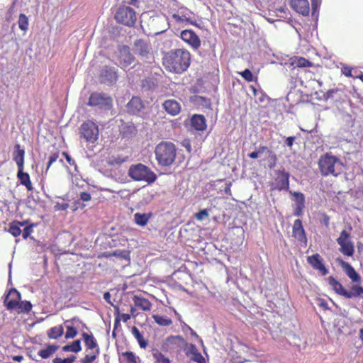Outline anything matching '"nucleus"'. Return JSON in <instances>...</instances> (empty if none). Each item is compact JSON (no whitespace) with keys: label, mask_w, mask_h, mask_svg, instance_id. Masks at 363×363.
<instances>
[{"label":"nucleus","mask_w":363,"mask_h":363,"mask_svg":"<svg viewBox=\"0 0 363 363\" xmlns=\"http://www.w3.org/2000/svg\"><path fill=\"white\" fill-rule=\"evenodd\" d=\"M336 261L354 284L347 290L333 276L327 278L328 284L337 295L345 298H363V287L361 286L362 279L360 275L350 263L344 261L342 258L337 257Z\"/></svg>","instance_id":"nucleus-1"},{"label":"nucleus","mask_w":363,"mask_h":363,"mask_svg":"<svg viewBox=\"0 0 363 363\" xmlns=\"http://www.w3.org/2000/svg\"><path fill=\"white\" fill-rule=\"evenodd\" d=\"M191 53L184 48L170 50L162 58V64L166 70L174 74L186 72L191 65Z\"/></svg>","instance_id":"nucleus-2"},{"label":"nucleus","mask_w":363,"mask_h":363,"mask_svg":"<svg viewBox=\"0 0 363 363\" xmlns=\"http://www.w3.org/2000/svg\"><path fill=\"white\" fill-rule=\"evenodd\" d=\"M155 154L158 164L168 167L173 164L177 155V148L171 142L162 141L155 147Z\"/></svg>","instance_id":"nucleus-3"},{"label":"nucleus","mask_w":363,"mask_h":363,"mask_svg":"<svg viewBox=\"0 0 363 363\" xmlns=\"http://www.w3.org/2000/svg\"><path fill=\"white\" fill-rule=\"evenodd\" d=\"M342 164L340 159L329 153L320 156L318 161L320 172L323 176L327 177L333 175L337 177L340 174V171H337V167Z\"/></svg>","instance_id":"nucleus-4"},{"label":"nucleus","mask_w":363,"mask_h":363,"mask_svg":"<svg viewBox=\"0 0 363 363\" xmlns=\"http://www.w3.org/2000/svg\"><path fill=\"white\" fill-rule=\"evenodd\" d=\"M128 175L135 181H144L148 184H152L157 179L156 174L142 163L130 166Z\"/></svg>","instance_id":"nucleus-5"},{"label":"nucleus","mask_w":363,"mask_h":363,"mask_svg":"<svg viewBox=\"0 0 363 363\" xmlns=\"http://www.w3.org/2000/svg\"><path fill=\"white\" fill-rule=\"evenodd\" d=\"M87 104L101 110L109 111L113 107V99L105 93L93 92L89 96Z\"/></svg>","instance_id":"nucleus-6"},{"label":"nucleus","mask_w":363,"mask_h":363,"mask_svg":"<svg viewBox=\"0 0 363 363\" xmlns=\"http://www.w3.org/2000/svg\"><path fill=\"white\" fill-rule=\"evenodd\" d=\"M351 227L348 230H342L340 236L337 238V242L340 246V252L347 257H352L354 254V243L351 240Z\"/></svg>","instance_id":"nucleus-7"},{"label":"nucleus","mask_w":363,"mask_h":363,"mask_svg":"<svg viewBox=\"0 0 363 363\" xmlns=\"http://www.w3.org/2000/svg\"><path fill=\"white\" fill-rule=\"evenodd\" d=\"M114 17L118 23L128 27L134 26L137 21V16L134 9L126 6L119 7Z\"/></svg>","instance_id":"nucleus-8"},{"label":"nucleus","mask_w":363,"mask_h":363,"mask_svg":"<svg viewBox=\"0 0 363 363\" xmlns=\"http://www.w3.org/2000/svg\"><path fill=\"white\" fill-rule=\"evenodd\" d=\"M79 133L86 142L94 143L99 138V127L94 122L88 120L81 125Z\"/></svg>","instance_id":"nucleus-9"},{"label":"nucleus","mask_w":363,"mask_h":363,"mask_svg":"<svg viewBox=\"0 0 363 363\" xmlns=\"http://www.w3.org/2000/svg\"><path fill=\"white\" fill-rule=\"evenodd\" d=\"M184 343V338L180 335L169 336L162 345V350L165 352L179 351Z\"/></svg>","instance_id":"nucleus-10"},{"label":"nucleus","mask_w":363,"mask_h":363,"mask_svg":"<svg viewBox=\"0 0 363 363\" xmlns=\"http://www.w3.org/2000/svg\"><path fill=\"white\" fill-rule=\"evenodd\" d=\"M180 37L185 43L194 50H198L201 47V40L196 33L191 29H186L181 32Z\"/></svg>","instance_id":"nucleus-11"},{"label":"nucleus","mask_w":363,"mask_h":363,"mask_svg":"<svg viewBox=\"0 0 363 363\" xmlns=\"http://www.w3.org/2000/svg\"><path fill=\"white\" fill-rule=\"evenodd\" d=\"M133 51L141 57H147L151 54L152 47L149 40L138 39L134 42Z\"/></svg>","instance_id":"nucleus-12"},{"label":"nucleus","mask_w":363,"mask_h":363,"mask_svg":"<svg viewBox=\"0 0 363 363\" xmlns=\"http://www.w3.org/2000/svg\"><path fill=\"white\" fill-rule=\"evenodd\" d=\"M135 60V57L130 52V48L123 45L119 48L118 65L122 68H126Z\"/></svg>","instance_id":"nucleus-13"},{"label":"nucleus","mask_w":363,"mask_h":363,"mask_svg":"<svg viewBox=\"0 0 363 363\" xmlns=\"http://www.w3.org/2000/svg\"><path fill=\"white\" fill-rule=\"evenodd\" d=\"M308 263L313 267V269L318 271L323 276L328 274V269L324 264V260L318 253L312 255L307 257Z\"/></svg>","instance_id":"nucleus-14"},{"label":"nucleus","mask_w":363,"mask_h":363,"mask_svg":"<svg viewBox=\"0 0 363 363\" xmlns=\"http://www.w3.org/2000/svg\"><path fill=\"white\" fill-rule=\"evenodd\" d=\"M292 235L301 243V245L304 247L307 245L308 239L301 220L296 219L294 222Z\"/></svg>","instance_id":"nucleus-15"},{"label":"nucleus","mask_w":363,"mask_h":363,"mask_svg":"<svg viewBox=\"0 0 363 363\" xmlns=\"http://www.w3.org/2000/svg\"><path fill=\"white\" fill-rule=\"evenodd\" d=\"M274 179V188L279 191L288 190L289 188V173L284 169L276 171Z\"/></svg>","instance_id":"nucleus-16"},{"label":"nucleus","mask_w":363,"mask_h":363,"mask_svg":"<svg viewBox=\"0 0 363 363\" xmlns=\"http://www.w3.org/2000/svg\"><path fill=\"white\" fill-rule=\"evenodd\" d=\"M21 298V294L16 289H11L4 300V304L8 310H14L18 307Z\"/></svg>","instance_id":"nucleus-17"},{"label":"nucleus","mask_w":363,"mask_h":363,"mask_svg":"<svg viewBox=\"0 0 363 363\" xmlns=\"http://www.w3.org/2000/svg\"><path fill=\"white\" fill-rule=\"evenodd\" d=\"M291 7L297 13L308 16L310 12V6L308 0H290Z\"/></svg>","instance_id":"nucleus-18"},{"label":"nucleus","mask_w":363,"mask_h":363,"mask_svg":"<svg viewBox=\"0 0 363 363\" xmlns=\"http://www.w3.org/2000/svg\"><path fill=\"white\" fill-rule=\"evenodd\" d=\"M162 108L172 116H177L182 110L180 104L174 99H167L162 103Z\"/></svg>","instance_id":"nucleus-19"},{"label":"nucleus","mask_w":363,"mask_h":363,"mask_svg":"<svg viewBox=\"0 0 363 363\" xmlns=\"http://www.w3.org/2000/svg\"><path fill=\"white\" fill-rule=\"evenodd\" d=\"M100 78L103 82L112 83L116 82L118 78L116 69L108 66L104 67L100 72Z\"/></svg>","instance_id":"nucleus-20"},{"label":"nucleus","mask_w":363,"mask_h":363,"mask_svg":"<svg viewBox=\"0 0 363 363\" xmlns=\"http://www.w3.org/2000/svg\"><path fill=\"white\" fill-rule=\"evenodd\" d=\"M191 127L198 131H203L206 129V120L203 115L194 114L191 118Z\"/></svg>","instance_id":"nucleus-21"},{"label":"nucleus","mask_w":363,"mask_h":363,"mask_svg":"<svg viewBox=\"0 0 363 363\" xmlns=\"http://www.w3.org/2000/svg\"><path fill=\"white\" fill-rule=\"evenodd\" d=\"M127 111L130 114H138L143 108V104L140 98L133 96L127 104Z\"/></svg>","instance_id":"nucleus-22"},{"label":"nucleus","mask_w":363,"mask_h":363,"mask_svg":"<svg viewBox=\"0 0 363 363\" xmlns=\"http://www.w3.org/2000/svg\"><path fill=\"white\" fill-rule=\"evenodd\" d=\"M24 167L18 168L17 178L20 183L25 186L28 191H33V187L30 179V175L23 172Z\"/></svg>","instance_id":"nucleus-23"},{"label":"nucleus","mask_w":363,"mask_h":363,"mask_svg":"<svg viewBox=\"0 0 363 363\" xmlns=\"http://www.w3.org/2000/svg\"><path fill=\"white\" fill-rule=\"evenodd\" d=\"M133 301L135 307L143 311H150L152 308V303L147 299L143 296L135 295L133 298Z\"/></svg>","instance_id":"nucleus-24"},{"label":"nucleus","mask_w":363,"mask_h":363,"mask_svg":"<svg viewBox=\"0 0 363 363\" xmlns=\"http://www.w3.org/2000/svg\"><path fill=\"white\" fill-rule=\"evenodd\" d=\"M82 336L87 350H95L96 352H100L97 341L93 334H88L85 332H83Z\"/></svg>","instance_id":"nucleus-25"},{"label":"nucleus","mask_w":363,"mask_h":363,"mask_svg":"<svg viewBox=\"0 0 363 363\" xmlns=\"http://www.w3.org/2000/svg\"><path fill=\"white\" fill-rule=\"evenodd\" d=\"M14 148L13 159L16 162L18 168L23 167H24L25 150L21 148L19 144H16Z\"/></svg>","instance_id":"nucleus-26"},{"label":"nucleus","mask_w":363,"mask_h":363,"mask_svg":"<svg viewBox=\"0 0 363 363\" xmlns=\"http://www.w3.org/2000/svg\"><path fill=\"white\" fill-rule=\"evenodd\" d=\"M75 322L82 323L77 317H74L71 320H67L65 321L67 330L65 337L66 339H72L77 336L78 333L77 329L72 325H67L68 323L74 324Z\"/></svg>","instance_id":"nucleus-27"},{"label":"nucleus","mask_w":363,"mask_h":363,"mask_svg":"<svg viewBox=\"0 0 363 363\" xmlns=\"http://www.w3.org/2000/svg\"><path fill=\"white\" fill-rule=\"evenodd\" d=\"M28 221H18L14 220L9 224V233H11L13 237H18L21 234L22 230L21 227H23L26 225Z\"/></svg>","instance_id":"nucleus-28"},{"label":"nucleus","mask_w":363,"mask_h":363,"mask_svg":"<svg viewBox=\"0 0 363 363\" xmlns=\"http://www.w3.org/2000/svg\"><path fill=\"white\" fill-rule=\"evenodd\" d=\"M296 196V206L294 211V215L301 216L303 214V210L305 207V199L302 193H294Z\"/></svg>","instance_id":"nucleus-29"},{"label":"nucleus","mask_w":363,"mask_h":363,"mask_svg":"<svg viewBox=\"0 0 363 363\" xmlns=\"http://www.w3.org/2000/svg\"><path fill=\"white\" fill-rule=\"evenodd\" d=\"M152 213H135L134 214V221L135 223L140 226H145L149 222L150 219L152 217Z\"/></svg>","instance_id":"nucleus-30"},{"label":"nucleus","mask_w":363,"mask_h":363,"mask_svg":"<svg viewBox=\"0 0 363 363\" xmlns=\"http://www.w3.org/2000/svg\"><path fill=\"white\" fill-rule=\"evenodd\" d=\"M59 346L55 345H48L46 348L40 350L38 352V355L42 359H48L52 356L58 350Z\"/></svg>","instance_id":"nucleus-31"},{"label":"nucleus","mask_w":363,"mask_h":363,"mask_svg":"<svg viewBox=\"0 0 363 363\" xmlns=\"http://www.w3.org/2000/svg\"><path fill=\"white\" fill-rule=\"evenodd\" d=\"M343 96L344 91L338 88L330 89L325 94L327 99H331L335 101L342 99Z\"/></svg>","instance_id":"nucleus-32"},{"label":"nucleus","mask_w":363,"mask_h":363,"mask_svg":"<svg viewBox=\"0 0 363 363\" xmlns=\"http://www.w3.org/2000/svg\"><path fill=\"white\" fill-rule=\"evenodd\" d=\"M131 332L137 340L140 347L144 349L146 348L147 346V341L145 340L139 329L136 326H133L132 328Z\"/></svg>","instance_id":"nucleus-33"},{"label":"nucleus","mask_w":363,"mask_h":363,"mask_svg":"<svg viewBox=\"0 0 363 363\" xmlns=\"http://www.w3.org/2000/svg\"><path fill=\"white\" fill-rule=\"evenodd\" d=\"M64 333V328L62 325L55 326L48 330L47 335L50 339H57L60 337Z\"/></svg>","instance_id":"nucleus-34"},{"label":"nucleus","mask_w":363,"mask_h":363,"mask_svg":"<svg viewBox=\"0 0 363 363\" xmlns=\"http://www.w3.org/2000/svg\"><path fill=\"white\" fill-rule=\"evenodd\" d=\"M82 350L81 341L80 340H76L71 344L66 345L62 347V351L64 352H72L77 353Z\"/></svg>","instance_id":"nucleus-35"},{"label":"nucleus","mask_w":363,"mask_h":363,"mask_svg":"<svg viewBox=\"0 0 363 363\" xmlns=\"http://www.w3.org/2000/svg\"><path fill=\"white\" fill-rule=\"evenodd\" d=\"M291 64L297 67H310L313 62L302 57H296L293 59Z\"/></svg>","instance_id":"nucleus-36"},{"label":"nucleus","mask_w":363,"mask_h":363,"mask_svg":"<svg viewBox=\"0 0 363 363\" xmlns=\"http://www.w3.org/2000/svg\"><path fill=\"white\" fill-rule=\"evenodd\" d=\"M152 318L155 322L160 326H169L172 324L171 318L167 316H162L160 315H153Z\"/></svg>","instance_id":"nucleus-37"},{"label":"nucleus","mask_w":363,"mask_h":363,"mask_svg":"<svg viewBox=\"0 0 363 363\" xmlns=\"http://www.w3.org/2000/svg\"><path fill=\"white\" fill-rule=\"evenodd\" d=\"M121 363H137V357L133 352H124L121 354Z\"/></svg>","instance_id":"nucleus-38"},{"label":"nucleus","mask_w":363,"mask_h":363,"mask_svg":"<svg viewBox=\"0 0 363 363\" xmlns=\"http://www.w3.org/2000/svg\"><path fill=\"white\" fill-rule=\"evenodd\" d=\"M32 309V304L30 301H20L18 307L14 308L18 313H29Z\"/></svg>","instance_id":"nucleus-39"},{"label":"nucleus","mask_w":363,"mask_h":363,"mask_svg":"<svg viewBox=\"0 0 363 363\" xmlns=\"http://www.w3.org/2000/svg\"><path fill=\"white\" fill-rule=\"evenodd\" d=\"M116 317L115 318L114 325L115 327L119 323L121 320L126 323L128 320L130 319V315L128 313H120L119 308H116Z\"/></svg>","instance_id":"nucleus-40"},{"label":"nucleus","mask_w":363,"mask_h":363,"mask_svg":"<svg viewBox=\"0 0 363 363\" xmlns=\"http://www.w3.org/2000/svg\"><path fill=\"white\" fill-rule=\"evenodd\" d=\"M18 27L23 31H26L28 28V19L24 13H21L18 17Z\"/></svg>","instance_id":"nucleus-41"},{"label":"nucleus","mask_w":363,"mask_h":363,"mask_svg":"<svg viewBox=\"0 0 363 363\" xmlns=\"http://www.w3.org/2000/svg\"><path fill=\"white\" fill-rule=\"evenodd\" d=\"M152 356L157 363H170L169 358L166 357L161 352L157 350L153 352Z\"/></svg>","instance_id":"nucleus-42"},{"label":"nucleus","mask_w":363,"mask_h":363,"mask_svg":"<svg viewBox=\"0 0 363 363\" xmlns=\"http://www.w3.org/2000/svg\"><path fill=\"white\" fill-rule=\"evenodd\" d=\"M99 354V352H94L91 354H86L83 358L80 359V363H92L94 362L98 355Z\"/></svg>","instance_id":"nucleus-43"},{"label":"nucleus","mask_w":363,"mask_h":363,"mask_svg":"<svg viewBox=\"0 0 363 363\" xmlns=\"http://www.w3.org/2000/svg\"><path fill=\"white\" fill-rule=\"evenodd\" d=\"M128 157H122L121 156H112L108 163L110 165H120L127 160Z\"/></svg>","instance_id":"nucleus-44"},{"label":"nucleus","mask_w":363,"mask_h":363,"mask_svg":"<svg viewBox=\"0 0 363 363\" xmlns=\"http://www.w3.org/2000/svg\"><path fill=\"white\" fill-rule=\"evenodd\" d=\"M239 74L248 82H253L256 79V77H254L252 72L249 69H245L244 71L239 72Z\"/></svg>","instance_id":"nucleus-45"},{"label":"nucleus","mask_w":363,"mask_h":363,"mask_svg":"<svg viewBox=\"0 0 363 363\" xmlns=\"http://www.w3.org/2000/svg\"><path fill=\"white\" fill-rule=\"evenodd\" d=\"M76 359V357L74 355H72L67 358H60V357H55L52 360V363H73Z\"/></svg>","instance_id":"nucleus-46"},{"label":"nucleus","mask_w":363,"mask_h":363,"mask_svg":"<svg viewBox=\"0 0 363 363\" xmlns=\"http://www.w3.org/2000/svg\"><path fill=\"white\" fill-rule=\"evenodd\" d=\"M209 216L208 209H203L199 211L195 214V218L198 220H203L204 218H208Z\"/></svg>","instance_id":"nucleus-47"},{"label":"nucleus","mask_w":363,"mask_h":363,"mask_svg":"<svg viewBox=\"0 0 363 363\" xmlns=\"http://www.w3.org/2000/svg\"><path fill=\"white\" fill-rule=\"evenodd\" d=\"M35 226V224L32 223L24 228L23 231L21 232L22 236L23 239H27L33 231V228Z\"/></svg>","instance_id":"nucleus-48"},{"label":"nucleus","mask_w":363,"mask_h":363,"mask_svg":"<svg viewBox=\"0 0 363 363\" xmlns=\"http://www.w3.org/2000/svg\"><path fill=\"white\" fill-rule=\"evenodd\" d=\"M172 18L177 23H183V22H187L189 23L190 21L189 18L186 17L185 15L180 16L177 13H174L172 15Z\"/></svg>","instance_id":"nucleus-49"},{"label":"nucleus","mask_w":363,"mask_h":363,"mask_svg":"<svg viewBox=\"0 0 363 363\" xmlns=\"http://www.w3.org/2000/svg\"><path fill=\"white\" fill-rule=\"evenodd\" d=\"M59 157V152H52L49 157V160H48V165H47V168H46V171L48 170V169L50 168V167L51 166V164L56 162V160H57V158Z\"/></svg>","instance_id":"nucleus-50"},{"label":"nucleus","mask_w":363,"mask_h":363,"mask_svg":"<svg viewBox=\"0 0 363 363\" xmlns=\"http://www.w3.org/2000/svg\"><path fill=\"white\" fill-rule=\"evenodd\" d=\"M267 150L272 155V157L274 162H275L276 160H277L276 155L274 153H273L272 151L269 150L268 147L267 146H264V145L259 146V148H258L257 152L259 155V154H262V153H263L264 152H265Z\"/></svg>","instance_id":"nucleus-51"},{"label":"nucleus","mask_w":363,"mask_h":363,"mask_svg":"<svg viewBox=\"0 0 363 363\" xmlns=\"http://www.w3.org/2000/svg\"><path fill=\"white\" fill-rule=\"evenodd\" d=\"M79 196L83 201H89L91 199V194L85 191L81 192Z\"/></svg>","instance_id":"nucleus-52"},{"label":"nucleus","mask_w":363,"mask_h":363,"mask_svg":"<svg viewBox=\"0 0 363 363\" xmlns=\"http://www.w3.org/2000/svg\"><path fill=\"white\" fill-rule=\"evenodd\" d=\"M62 155L65 157V158L66 159L67 162L69 165H75V161L71 157V156L67 152H63Z\"/></svg>","instance_id":"nucleus-53"},{"label":"nucleus","mask_w":363,"mask_h":363,"mask_svg":"<svg viewBox=\"0 0 363 363\" xmlns=\"http://www.w3.org/2000/svg\"><path fill=\"white\" fill-rule=\"evenodd\" d=\"M341 72L342 74L346 77H352V69L349 67L345 66L342 68Z\"/></svg>","instance_id":"nucleus-54"},{"label":"nucleus","mask_w":363,"mask_h":363,"mask_svg":"<svg viewBox=\"0 0 363 363\" xmlns=\"http://www.w3.org/2000/svg\"><path fill=\"white\" fill-rule=\"evenodd\" d=\"M294 140H295L294 136H289L286 138L285 143L288 147H291L292 145H294Z\"/></svg>","instance_id":"nucleus-55"},{"label":"nucleus","mask_w":363,"mask_h":363,"mask_svg":"<svg viewBox=\"0 0 363 363\" xmlns=\"http://www.w3.org/2000/svg\"><path fill=\"white\" fill-rule=\"evenodd\" d=\"M111 294H110V293H109V292H105V293L104 294V300H105L107 303H110V304H111V305H112V303H111Z\"/></svg>","instance_id":"nucleus-56"},{"label":"nucleus","mask_w":363,"mask_h":363,"mask_svg":"<svg viewBox=\"0 0 363 363\" xmlns=\"http://www.w3.org/2000/svg\"><path fill=\"white\" fill-rule=\"evenodd\" d=\"M248 156L251 159H257L259 157V153L257 152V151H254L250 153Z\"/></svg>","instance_id":"nucleus-57"},{"label":"nucleus","mask_w":363,"mask_h":363,"mask_svg":"<svg viewBox=\"0 0 363 363\" xmlns=\"http://www.w3.org/2000/svg\"><path fill=\"white\" fill-rule=\"evenodd\" d=\"M12 359L16 362H21L23 359V357L22 355H16L12 357Z\"/></svg>","instance_id":"nucleus-58"},{"label":"nucleus","mask_w":363,"mask_h":363,"mask_svg":"<svg viewBox=\"0 0 363 363\" xmlns=\"http://www.w3.org/2000/svg\"><path fill=\"white\" fill-rule=\"evenodd\" d=\"M329 220H330V218L327 215H324V219H323V223L326 225V226H328L329 225Z\"/></svg>","instance_id":"nucleus-59"},{"label":"nucleus","mask_w":363,"mask_h":363,"mask_svg":"<svg viewBox=\"0 0 363 363\" xmlns=\"http://www.w3.org/2000/svg\"><path fill=\"white\" fill-rule=\"evenodd\" d=\"M230 186H231V184L229 183L228 184V186L225 188V194H231Z\"/></svg>","instance_id":"nucleus-60"},{"label":"nucleus","mask_w":363,"mask_h":363,"mask_svg":"<svg viewBox=\"0 0 363 363\" xmlns=\"http://www.w3.org/2000/svg\"><path fill=\"white\" fill-rule=\"evenodd\" d=\"M197 362L198 363H204L205 362L203 357L201 354H199Z\"/></svg>","instance_id":"nucleus-61"},{"label":"nucleus","mask_w":363,"mask_h":363,"mask_svg":"<svg viewBox=\"0 0 363 363\" xmlns=\"http://www.w3.org/2000/svg\"><path fill=\"white\" fill-rule=\"evenodd\" d=\"M138 0H130L128 1L129 4L136 6H138Z\"/></svg>","instance_id":"nucleus-62"},{"label":"nucleus","mask_w":363,"mask_h":363,"mask_svg":"<svg viewBox=\"0 0 363 363\" xmlns=\"http://www.w3.org/2000/svg\"><path fill=\"white\" fill-rule=\"evenodd\" d=\"M359 339L363 342V328L359 330Z\"/></svg>","instance_id":"nucleus-63"},{"label":"nucleus","mask_w":363,"mask_h":363,"mask_svg":"<svg viewBox=\"0 0 363 363\" xmlns=\"http://www.w3.org/2000/svg\"><path fill=\"white\" fill-rule=\"evenodd\" d=\"M315 9H316V5H315V4L313 2V3H312V10H313V13H314V12H315Z\"/></svg>","instance_id":"nucleus-64"}]
</instances>
